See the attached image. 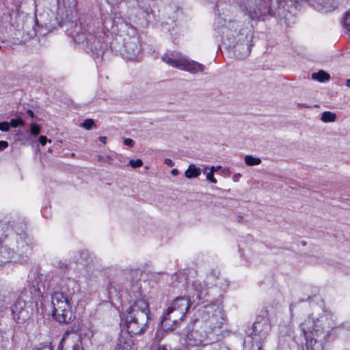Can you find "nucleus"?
<instances>
[{"label": "nucleus", "mask_w": 350, "mask_h": 350, "mask_svg": "<svg viewBox=\"0 0 350 350\" xmlns=\"http://www.w3.org/2000/svg\"><path fill=\"white\" fill-rule=\"evenodd\" d=\"M185 55L180 52L170 51L161 56L162 61L170 66L181 69Z\"/></svg>", "instance_id": "obj_10"}, {"label": "nucleus", "mask_w": 350, "mask_h": 350, "mask_svg": "<svg viewBox=\"0 0 350 350\" xmlns=\"http://www.w3.org/2000/svg\"><path fill=\"white\" fill-rule=\"evenodd\" d=\"M86 48L89 49L94 53L98 55L102 51L103 45L100 40L96 38L95 41L92 40L89 42V46H86Z\"/></svg>", "instance_id": "obj_15"}, {"label": "nucleus", "mask_w": 350, "mask_h": 350, "mask_svg": "<svg viewBox=\"0 0 350 350\" xmlns=\"http://www.w3.org/2000/svg\"><path fill=\"white\" fill-rule=\"evenodd\" d=\"M204 65L194 60H192L187 57V56H185L180 70L193 74H196L198 72H202L204 70Z\"/></svg>", "instance_id": "obj_11"}, {"label": "nucleus", "mask_w": 350, "mask_h": 350, "mask_svg": "<svg viewBox=\"0 0 350 350\" xmlns=\"http://www.w3.org/2000/svg\"><path fill=\"white\" fill-rule=\"evenodd\" d=\"M191 306L188 296L175 298L165 312L161 320V326L165 330L172 331L185 319Z\"/></svg>", "instance_id": "obj_4"}, {"label": "nucleus", "mask_w": 350, "mask_h": 350, "mask_svg": "<svg viewBox=\"0 0 350 350\" xmlns=\"http://www.w3.org/2000/svg\"><path fill=\"white\" fill-rule=\"evenodd\" d=\"M237 23H229L221 29L222 42L229 47L234 46L240 58L247 56L252 50V35L247 29H240Z\"/></svg>", "instance_id": "obj_3"}, {"label": "nucleus", "mask_w": 350, "mask_h": 350, "mask_svg": "<svg viewBox=\"0 0 350 350\" xmlns=\"http://www.w3.org/2000/svg\"><path fill=\"white\" fill-rule=\"evenodd\" d=\"M72 298L60 291L51 294V316L57 322L62 324L70 323L72 317Z\"/></svg>", "instance_id": "obj_5"}, {"label": "nucleus", "mask_w": 350, "mask_h": 350, "mask_svg": "<svg viewBox=\"0 0 350 350\" xmlns=\"http://www.w3.org/2000/svg\"><path fill=\"white\" fill-rule=\"evenodd\" d=\"M259 14L258 12H256V11L253 12H250V16L252 18H256L258 16Z\"/></svg>", "instance_id": "obj_34"}, {"label": "nucleus", "mask_w": 350, "mask_h": 350, "mask_svg": "<svg viewBox=\"0 0 350 350\" xmlns=\"http://www.w3.org/2000/svg\"><path fill=\"white\" fill-rule=\"evenodd\" d=\"M94 120L92 119H86L81 124V126L86 130H90L94 125Z\"/></svg>", "instance_id": "obj_22"}, {"label": "nucleus", "mask_w": 350, "mask_h": 350, "mask_svg": "<svg viewBox=\"0 0 350 350\" xmlns=\"http://www.w3.org/2000/svg\"><path fill=\"white\" fill-rule=\"evenodd\" d=\"M75 5H76V2L75 0H72V5L70 6V8L71 9H74L75 8Z\"/></svg>", "instance_id": "obj_39"}, {"label": "nucleus", "mask_w": 350, "mask_h": 350, "mask_svg": "<svg viewBox=\"0 0 350 350\" xmlns=\"http://www.w3.org/2000/svg\"><path fill=\"white\" fill-rule=\"evenodd\" d=\"M133 345V342L131 338L127 339L120 336L118 339L116 350H134Z\"/></svg>", "instance_id": "obj_13"}, {"label": "nucleus", "mask_w": 350, "mask_h": 350, "mask_svg": "<svg viewBox=\"0 0 350 350\" xmlns=\"http://www.w3.org/2000/svg\"><path fill=\"white\" fill-rule=\"evenodd\" d=\"M336 114L334 112L326 111H324L321 117V120L324 123L334 122L336 120Z\"/></svg>", "instance_id": "obj_17"}, {"label": "nucleus", "mask_w": 350, "mask_h": 350, "mask_svg": "<svg viewBox=\"0 0 350 350\" xmlns=\"http://www.w3.org/2000/svg\"><path fill=\"white\" fill-rule=\"evenodd\" d=\"M221 168V167L220 165H217V166L215 167L214 172L218 171Z\"/></svg>", "instance_id": "obj_41"}, {"label": "nucleus", "mask_w": 350, "mask_h": 350, "mask_svg": "<svg viewBox=\"0 0 350 350\" xmlns=\"http://www.w3.org/2000/svg\"><path fill=\"white\" fill-rule=\"evenodd\" d=\"M126 327L131 336H141L148 327L150 320L149 304L144 298L137 299L126 310Z\"/></svg>", "instance_id": "obj_2"}, {"label": "nucleus", "mask_w": 350, "mask_h": 350, "mask_svg": "<svg viewBox=\"0 0 350 350\" xmlns=\"http://www.w3.org/2000/svg\"><path fill=\"white\" fill-rule=\"evenodd\" d=\"M98 139L99 141H100L101 142L103 143H105L106 142V140H107V137H103V136H100L98 137Z\"/></svg>", "instance_id": "obj_37"}, {"label": "nucleus", "mask_w": 350, "mask_h": 350, "mask_svg": "<svg viewBox=\"0 0 350 350\" xmlns=\"http://www.w3.org/2000/svg\"><path fill=\"white\" fill-rule=\"evenodd\" d=\"M27 113L31 117V118H33L34 117V113L32 110L31 109H28L27 111Z\"/></svg>", "instance_id": "obj_36"}, {"label": "nucleus", "mask_w": 350, "mask_h": 350, "mask_svg": "<svg viewBox=\"0 0 350 350\" xmlns=\"http://www.w3.org/2000/svg\"><path fill=\"white\" fill-rule=\"evenodd\" d=\"M171 174H172L173 176H175L178 175V174H179V171H178L177 169H176V168L172 169V170H171Z\"/></svg>", "instance_id": "obj_35"}, {"label": "nucleus", "mask_w": 350, "mask_h": 350, "mask_svg": "<svg viewBox=\"0 0 350 350\" xmlns=\"http://www.w3.org/2000/svg\"><path fill=\"white\" fill-rule=\"evenodd\" d=\"M215 305H206L202 312L204 321V326L200 329H191L187 334V344L191 347H203L210 345L217 340L216 337L221 332L222 323L219 321Z\"/></svg>", "instance_id": "obj_1"}, {"label": "nucleus", "mask_w": 350, "mask_h": 350, "mask_svg": "<svg viewBox=\"0 0 350 350\" xmlns=\"http://www.w3.org/2000/svg\"><path fill=\"white\" fill-rule=\"evenodd\" d=\"M133 144H134L133 140L130 138H126V139H124V144L126 146H133Z\"/></svg>", "instance_id": "obj_31"}, {"label": "nucleus", "mask_w": 350, "mask_h": 350, "mask_svg": "<svg viewBox=\"0 0 350 350\" xmlns=\"http://www.w3.org/2000/svg\"><path fill=\"white\" fill-rule=\"evenodd\" d=\"M201 174V170L194 164H190L185 172L186 178L191 179L198 177Z\"/></svg>", "instance_id": "obj_14"}, {"label": "nucleus", "mask_w": 350, "mask_h": 350, "mask_svg": "<svg viewBox=\"0 0 350 350\" xmlns=\"http://www.w3.org/2000/svg\"><path fill=\"white\" fill-rule=\"evenodd\" d=\"M73 40L75 42L81 44L86 47L89 46V42H91L92 40L95 41L96 38L92 34H87L85 32H80L75 36Z\"/></svg>", "instance_id": "obj_12"}, {"label": "nucleus", "mask_w": 350, "mask_h": 350, "mask_svg": "<svg viewBox=\"0 0 350 350\" xmlns=\"http://www.w3.org/2000/svg\"><path fill=\"white\" fill-rule=\"evenodd\" d=\"M164 163L170 167H173L174 165V162L169 158L165 159Z\"/></svg>", "instance_id": "obj_32"}, {"label": "nucleus", "mask_w": 350, "mask_h": 350, "mask_svg": "<svg viewBox=\"0 0 350 350\" xmlns=\"http://www.w3.org/2000/svg\"><path fill=\"white\" fill-rule=\"evenodd\" d=\"M68 332H66L63 338H62L61 341L59 342V345H58V347H57V350H64V345H63V341L66 337V335H68Z\"/></svg>", "instance_id": "obj_30"}, {"label": "nucleus", "mask_w": 350, "mask_h": 350, "mask_svg": "<svg viewBox=\"0 0 350 350\" xmlns=\"http://www.w3.org/2000/svg\"><path fill=\"white\" fill-rule=\"evenodd\" d=\"M157 350H167L165 346L160 345Z\"/></svg>", "instance_id": "obj_38"}, {"label": "nucleus", "mask_w": 350, "mask_h": 350, "mask_svg": "<svg viewBox=\"0 0 350 350\" xmlns=\"http://www.w3.org/2000/svg\"><path fill=\"white\" fill-rule=\"evenodd\" d=\"M47 142L51 143V139H47L46 136H44V135L40 136V137H39V142L40 143V144L42 146H44Z\"/></svg>", "instance_id": "obj_29"}, {"label": "nucleus", "mask_w": 350, "mask_h": 350, "mask_svg": "<svg viewBox=\"0 0 350 350\" xmlns=\"http://www.w3.org/2000/svg\"><path fill=\"white\" fill-rule=\"evenodd\" d=\"M238 177H239V176H234V180H235V178H238Z\"/></svg>", "instance_id": "obj_43"}, {"label": "nucleus", "mask_w": 350, "mask_h": 350, "mask_svg": "<svg viewBox=\"0 0 350 350\" xmlns=\"http://www.w3.org/2000/svg\"><path fill=\"white\" fill-rule=\"evenodd\" d=\"M345 85L347 87L350 88V79L346 81Z\"/></svg>", "instance_id": "obj_40"}, {"label": "nucleus", "mask_w": 350, "mask_h": 350, "mask_svg": "<svg viewBox=\"0 0 350 350\" xmlns=\"http://www.w3.org/2000/svg\"><path fill=\"white\" fill-rule=\"evenodd\" d=\"M0 131L7 132L9 131V124L8 122H0Z\"/></svg>", "instance_id": "obj_27"}, {"label": "nucleus", "mask_w": 350, "mask_h": 350, "mask_svg": "<svg viewBox=\"0 0 350 350\" xmlns=\"http://www.w3.org/2000/svg\"><path fill=\"white\" fill-rule=\"evenodd\" d=\"M299 327L306 340V350H317L322 347L319 345L317 338L319 336V329L315 321L308 317L300 324Z\"/></svg>", "instance_id": "obj_7"}, {"label": "nucleus", "mask_w": 350, "mask_h": 350, "mask_svg": "<svg viewBox=\"0 0 350 350\" xmlns=\"http://www.w3.org/2000/svg\"><path fill=\"white\" fill-rule=\"evenodd\" d=\"M260 323L259 321H255L252 325V332L251 333L252 335L254 336H258L260 334V331L258 329V327L260 325Z\"/></svg>", "instance_id": "obj_24"}, {"label": "nucleus", "mask_w": 350, "mask_h": 350, "mask_svg": "<svg viewBox=\"0 0 350 350\" xmlns=\"http://www.w3.org/2000/svg\"><path fill=\"white\" fill-rule=\"evenodd\" d=\"M214 169H215V166H212L211 168H210V172L206 173V179L210 181L211 183H217V180L216 178L214 177Z\"/></svg>", "instance_id": "obj_20"}, {"label": "nucleus", "mask_w": 350, "mask_h": 350, "mask_svg": "<svg viewBox=\"0 0 350 350\" xmlns=\"http://www.w3.org/2000/svg\"><path fill=\"white\" fill-rule=\"evenodd\" d=\"M245 163L247 165L253 166L260 164L261 159L259 157H254L252 155H246L244 158Z\"/></svg>", "instance_id": "obj_18"}, {"label": "nucleus", "mask_w": 350, "mask_h": 350, "mask_svg": "<svg viewBox=\"0 0 350 350\" xmlns=\"http://www.w3.org/2000/svg\"><path fill=\"white\" fill-rule=\"evenodd\" d=\"M129 165L133 168L139 167L142 166L143 161L140 159H135H135H131V160L129 161Z\"/></svg>", "instance_id": "obj_23"}, {"label": "nucleus", "mask_w": 350, "mask_h": 350, "mask_svg": "<svg viewBox=\"0 0 350 350\" xmlns=\"http://www.w3.org/2000/svg\"><path fill=\"white\" fill-rule=\"evenodd\" d=\"M8 124H9V127L12 126V127L16 128L18 126H23L25 124V122L22 119L18 118V119H12L10 120V122H8Z\"/></svg>", "instance_id": "obj_21"}, {"label": "nucleus", "mask_w": 350, "mask_h": 350, "mask_svg": "<svg viewBox=\"0 0 350 350\" xmlns=\"http://www.w3.org/2000/svg\"><path fill=\"white\" fill-rule=\"evenodd\" d=\"M8 146V143L5 141H0V150L6 148Z\"/></svg>", "instance_id": "obj_33"}, {"label": "nucleus", "mask_w": 350, "mask_h": 350, "mask_svg": "<svg viewBox=\"0 0 350 350\" xmlns=\"http://www.w3.org/2000/svg\"><path fill=\"white\" fill-rule=\"evenodd\" d=\"M33 350H53L51 345L40 344L34 347Z\"/></svg>", "instance_id": "obj_26"}, {"label": "nucleus", "mask_w": 350, "mask_h": 350, "mask_svg": "<svg viewBox=\"0 0 350 350\" xmlns=\"http://www.w3.org/2000/svg\"><path fill=\"white\" fill-rule=\"evenodd\" d=\"M141 44L136 31L131 29L123 38L122 57L129 60H137L141 55Z\"/></svg>", "instance_id": "obj_6"}, {"label": "nucleus", "mask_w": 350, "mask_h": 350, "mask_svg": "<svg viewBox=\"0 0 350 350\" xmlns=\"http://www.w3.org/2000/svg\"><path fill=\"white\" fill-rule=\"evenodd\" d=\"M342 24L344 28L350 31V10L345 14Z\"/></svg>", "instance_id": "obj_19"}, {"label": "nucleus", "mask_w": 350, "mask_h": 350, "mask_svg": "<svg viewBox=\"0 0 350 350\" xmlns=\"http://www.w3.org/2000/svg\"><path fill=\"white\" fill-rule=\"evenodd\" d=\"M302 243H303L302 245H303L304 246H305V245H306V241L302 242Z\"/></svg>", "instance_id": "obj_42"}, {"label": "nucleus", "mask_w": 350, "mask_h": 350, "mask_svg": "<svg viewBox=\"0 0 350 350\" xmlns=\"http://www.w3.org/2000/svg\"><path fill=\"white\" fill-rule=\"evenodd\" d=\"M3 243L0 242V267L11 262L21 263L23 260L18 258L16 252L4 245Z\"/></svg>", "instance_id": "obj_9"}, {"label": "nucleus", "mask_w": 350, "mask_h": 350, "mask_svg": "<svg viewBox=\"0 0 350 350\" xmlns=\"http://www.w3.org/2000/svg\"><path fill=\"white\" fill-rule=\"evenodd\" d=\"M72 350H83L82 347V342L81 340H79L76 343L73 345Z\"/></svg>", "instance_id": "obj_28"}, {"label": "nucleus", "mask_w": 350, "mask_h": 350, "mask_svg": "<svg viewBox=\"0 0 350 350\" xmlns=\"http://www.w3.org/2000/svg\"><path fill=\"white\" fill-rule=\"evenodd\" d=\"M26 301L21 297L14 301L10 306V311L14 320L18 323L25 322L28 312L25 310Z\"/></svg>", "instance_id": "obj_8"}, {"label": "nucleus", "mask_w": 350, "mask_h": 350, "mask_svg": "<svg viewBox=\"0 0 350 350\" xmlns=\"http://www.w3.org/2000/svg\"><path fill=\"white\" fill-rule=\"evenodd\" d=\"M40 126L36 124L32 123L31 124V133L33 135H37L40 133Z\"/></svg>", "instance_id": "obj_25"}, {"label": "nucleus", "mask_w": 350, "mask_h": 350, "mask_svg": "<svg viewBox=\"0 0 350 350\" xmlns=\"http://www.w3.org/2000/svg\"><path fill=\"white\" fill-rule=\"evenodd\" d=\"M312 78L314 80L318 81L319 82L323 83L328 81L330 78V76L328 73L325 72V71L320 70L317 72L312 73Z\"/></svg>", "instance_id": "obj_16"}, {"label": "nucleus", "mask_w": 350, "mask_h": 350, "mask_svg": "<svg viewBox=\"0 0 350 350\" xmlns=\"http://www.w3.org/2000/svg\"><path fill=\"white\" fill-rule=\"evenodd\" d=\"M235 176H239V177L240 176V174H236Z\"/></svg>", "instance_id": "obj_44"}]
</instances>
